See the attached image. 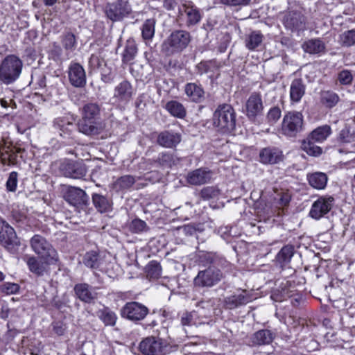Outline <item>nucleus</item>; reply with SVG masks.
I'll use <instances>...</instances> for the list:
<instances>
[{
    "label": "nucleus",
    "instance_id": "1",
    "mask_svg": "<svg viewBox=\"0 0 355 355\" xmlns=\"http://www.w3.org/2000/svg\"><path fill=\"white\" fill-rule=\"evenodd\" d=\"M202 261L209 266L200 270L193 279V284L198 288H211L217 285L225 277L224 273L219 268L232 272L234 266L223 257L214 253H207L202 257Z\"/></svg>",
    "mask_w": 355,
    "mask_h": 355
},
{
    "label": "nucleus",
    "instance_id": "2",
    "mask_svg": "<svg viewBox=\"0 0 355 355\" xmlns=\"http://www.w3.org/2000/svg\"><path fill=\"white\" fill-rule=\"evenodd\" d=\"M236 116L235 110L231 105L220 104L214 112L213 125L223 133H230L236 128Z\"/></svg>",
    "mask_w": 355,
    "mask_h": 355
},
{
    "label": "nucleus",
    "instance_id": "3",
    "mask_svg": "<svg viewBox=\"0 0 355 355\" xmlns=\"http://www.w3.org/2000/svg\"><path fill=\"white\" fill-rule=\"evenodd\" d=\"M191 40L190 33L184 30L173 31L163 42L162 52L170 56L178 54L187 48Z\"/></svg>",
    "mask_w": 355,
    "mask_h": 355
},
{
    "label": "nucleus",
    "instance_id": "4",
    "mask_svg": "<svg viewBox=\"0 0 355 355\" xmlns=\"http://www.w3.org/2000/svg\"><path fill=\"white\" fill-rule=\"evenodd\" d=\"M23 62L15 55H7L0 63V83L9 85L16 82L22 71Z\"/></svg>",
    "mask_w": 355,
    "mask_h": 355
},
{
    "label": "nucleus",
    "instance_id": "5",
    "mask_svg": "<svg viewBox=\"0 0 355 355\" xmlns=\"http://www.w3.org/2000/svg\"><path fill=\"white\" fill-rule=\"evenodd\" d=\"M139 350L143 355H168L177 350V345H171L162 338L151 336L140 342Z\"/></svg>",
    "mask_w": 355,
    "mask_h": 355
},
{
    "label": "nucleus",
    "instance_id": "6",
    "mask_svg": "<svg viewBox=\"0 0 355 355\" xmlns=\"http://www.w3.org/2000/svg\"><path fill=\"white\" fill-rule=\"evenodd\" d=\"M303 122V115L301 112H288L284 116L281 132L287 137H294L302 130Z\"/></svg>",
    "mask_w": 355,
    "mask_h": 355
},
{
    "label": "nucleus",
    "instance_id": "7",
    "mask_svg": "<svg viewBox=\"0 0 355 355\" xmlns=\"http://www.w3.org/2000/svg\"><path fill=\"white\" fill-rule=\"evenodd\" d=\"M33 251L40 257H50L49 261H59L57 251L47 240L39 234L34 235L30 240Z\"/></svg>",
    "mask_w": 355,
    "mask_h": 355
},
{
    "label": "nucleus",
    "instance_id": "8",
    "mask_svg": "<svg viewBox=\"0 0 355 355\" xmlns=\"http://www.w3.org/2000/svg\"><path fill=\"white\" fill-rule=\"evenodd\" d=\"M149 313L144 304L138 302H128L121 308V316L128 320L137 322L144 320Z\"/></svg>",
    "mask_w": 355,
    "mask_h": 355
},
{
    "label": "nucleus",
    "instance_id": "9",
    "mask_svg": "<svg viewBox=\"0 0 355 355\" xmlns=\"http://www.w3.org/2000/svg\"><path fill=\"white\" fill-rule=\"evenodd\" d=\"M131 6L127 1L117 0L108 3L105 8L106 17L112 21L122 20L131 12Z\"/></svg>",
    "mask_w": 355,
    "mask_h": 355
},
{
    "label": "nucleus",
    "instance_id": "10",
    "mask_svg": "<svg viewBox=\"0 0 355 355\" xmlns=\"http://www.w3.org/2000/svg\"><path fill=\"white\" fill-rule=\"evenodd\" d=\"M0 245L8 250H12L20 245L13 227L0 217Z\"/></svg>",
    "mask_w": 355,
    "mask_h": 355
},
{
    "label": "nucleus",
    "instance_id": "11",
    "mask_svg": "<svg viewBox=\"0 0 355 355\" xmlns=\"http://www.w3.org/2000/svg\"><path fill=\"white\" fill-rule=\"evenodd\" d=\"M178 17L180 21L185 22L187 27H191L200 21L202 15L199 8L193 2L189 1L179 8Z\"/></svg>",
    "mask_w": 355,
    "mask_h": 355
},
{
    "label": "nucleus",
    "instance_id": "12",
    "mask_svg": "<svg viewBox=\"0 0 355 355\" xmlns=\"http://www.w3.org/2000/svg\"><path fill=\"white\" fill-rule=\"evenodd\" d=\"M135 93L131 83L124 80L114 87L112 99L119 106L124 107L132 100Z\"/></svg>",
    "mask_w": 355,
    "mask_h": 355
},
{
    "label": "nucleus",
    "instance_id": "13",
    "mask_svg": "<svg viewBox=\"0 0 355 355\" xmlns=\"http://www.w3.org/2000/svg\"><path fill=\"white\" fill-rule=\"evenodd\" d=\"M40 260L34 256H29L26 258V263L29 270L37 276H43L49 270V265L57 264L59 261H49L50 257H42Z\"/></svg>",
    "mask_w": 355,
    "mask_h": 355
},
{
    "label": "nucleus",
    "instance_id": "14",
    "mask_svg": "<svg viewBox=\"0 0 355 355\" xmlns=\"http://www.w3.org/2000/svg\"><path fill=\"white\" fill-rule=\"evenodd\" d=\"M334 199L331 196H322L315 200L311 208L309 216L318 220L326 215L331 209Z\"/></svg>",
    "mask_w": 355,
    "mask_h": 355
},
{
    "label": "nucleus",
    "instance_id": "15",
    "mask_svg": "<svg viewBox=\"0 0 355 355\" xmlns=\"http://www.w3.org/2000/svg\"><path fill=\"white\" fill-rule=\"evenodd\" d=\"M64 198L67 202L77 208H83L89 202V196L85 191L76 187H69Z\"/></svg>",
    "mask_w": 355,
    "mask_h": 355
},
{
    "label": "nucleus",
    "instance_id": "16",
    "mask_svg": "<svg viewBox=\"0 0 355 355\" xmlns=\"http://www.w3.org/2000/svg\"><path fill=\"white\" fill-rule=\"evenodd\" d=\"M61 173L65 177L80 179L85 176L87 169L85 166L80 162L67 160L60 166Z\"/></svg>",
    "mask_w": 355,
    "mask_h": 355
},
{
    "label": "nucleus",
    "instance_id": "17",
    "mask_svg": "<svg viewBox=\"0 0 355 355\" xmlns=\"http://www.w3.org/2000/svg\"><path fill=\"white\" fill-rule=\"evenodd\" d=\"M213 172L208 168L201 167L189 171L187 175V182L191 185L200 186L209 182Z\"/></svg>",
    "mask_w": 355,
    "mask_h": 355
},
{
    "label": "nucleus",
    "instance_id": "18",
    "mask_svg": "<svg viewBox=\"0 0 355 355\" xmlns=\"http://www.w3.org/2000/svg\"><path fill=\"white\" fill-rule=\"evenodd\" d=\"M77 125L68 117H59L53 121V128L64 139H73Z\"/></svg>",
    "mask_w": 355,
    "mask_h": 355
},
{
    "label": "nucleus",
    "instance_id": "19",
    "mask_svg": "<svg viewBox=\"0 0 355 355\" xmlns=\"http://www.w3.org/2000/svg\"><path fill=\"white\" fill-rule=\"evenodd\" d=\"M70 83L75 87H83L86 85V73L84 68L78 62H71L68 69Z\"/></svg>",
    "mask_w": 355,
    "mask_h": 355
},
{
    "label": "nucleus",
    "instance_id": "20",
    "mask_svg": "<svg viewBox=\"0 0 355 355\" xmlns=\"http://www.w3.org/2000/svg\"><path fill=\"white\" fill-rule=\"evenodd\" d=\"M246 116L250 120H255L263 110L261 96L258 93H252L245 103Z\"/></svg>",
    "mask_w": 355,
    "mask_h": 355
},
{
    "label": "nucleus",
    "instance_id": "21",
    "mask_svg": "<svg viewBox=\"0 0 355 355\" xmlns=\"http://www.w3.org/2000/svg\"><path fill=\"white\" fill-rule=\"evenodd\" d=\"M78 131L87 136L99 135L103 130V126L99 121L89 119L81 116L77 123Z\"/></svg>",
    "mask_w": 355,
    "mask_h": 355
},
{
    "label": "nucleus",
    "instance_id": "22",
    "mask_svg": "<svg viewBox=\"0 0 355 355\" xmlns=\"http://www.w3.org/2000/svg\"><path fill=\"white\" fill-rule=\"evenodd\" d=\"M252 300V295L245 290L226 297L224 300V306L227 309H234L244 306Z\"/></svg>",
    "mask_w": 355,
    "mask_h": 355
},
{
    "label": "nucleus",
    "instance_id": "23",
    "mask_svg": "<svg viewBox=\"0 0 355 355\" xmlns=\"http://www.w3.org/2000/svg\"><path fill=\"white\" fill-rule=\"evenodd\" d=\"M283 23L287 29L292 31H303L305 28V17L299 12H288L284 16Z\"/></svg>",
    "mask_w": 355,
    "mask_h": 355
},
{
    "label": "nucleus",
    "instance_id": "24",
    "mask_svg": "<svg viewBox=\"0 0 355 355\" xmlns=\"http://www.w3.org/2000/svg\"><path fill=\"white\" fill-rule=\"evenodd\" d=\"M283 159L282 151L273 146L262 148L259 152V161L263 164H275Z\"/></svg>",
    "mask_w": 355,
    "mask_h": 355
},
{
    "label": "nucleus",
    "instance_id": "25",
    "mask_svg": "<svg viewBox=\"0 0 355 355\" xmlns=\"http://www.w3.org/2000/svg\"><path fill=\"white\" fill-rule=\"evenodd\" d=\"M180 141V134L169 130L161 132L157 138V142L159 146L168 148L176 147Z\"/></svg>",
    "mask_w": 355,
    "mask_h": 355
},
{
    "label": "nucleus",
    "instance_id": "26",
    "mask_svg": "<svg viewBox=\"0 0 355 355\" xmlns=\"http://www.w3.org/2000/svg\"><path fill=\"white\" fill-rule=\"evenodd\" d=\"M302 49L310 55H320L325 53L326 45L320 38H312L304 41Z\"/></svg>",
    "mask_w": 355,
    "mask_h": 355
},
{
    "label": "nucleus",
    "instance_id": "27",
    "mask_svg": "<svg viewBox=\"0 0 355 355\" xmlns=\"http://www.w3.org/2000/svg\"><path fill=\"white\" fill-rule=\"evenodd\" d=\"M74 291L78 298L86 303H91L97 297L96 293L85 283L76 284Z\"/></svg>",
    "mask_w": 355,
    "mask_h": 355
},
{
    "label": "nucleus",
    "instance_id": "28",
    "mask_svg": "<svg viewBox=\"0 0 355 355\" xmlns=\"http://www.w3.org/2000/svg\"><path fill=\"white\" fill-rule=\"evenodd\" d=\"M184 92L191 101L200 103L204 98L205 92L202 87L196 83H187L184 87Z\"/></svg>",
    "mask_w": 355,
    "mask_h": 355
},
{
    "label": "nucleus",
    "instance_id": "29",
    "mask_svg": "<svg viewBox=\"0 0 355 355\" xmlns=\"http://www.w3.org/2000/svg\"><path fill=\"white\" fill-rule=\"evenodd\" d=\"M275 338L268 329H261L255 332L251 337L252 345H266L270 344Z\"/></svg>",
    "mask_w": 355,
    "mask_h": 355
},
{
    "label": "nucleus",
    "instance_id": "30",
    "mask_svg": "<svg viewBox=\"0 0 355 355\" xmlns=\"http://www.w3.org/2000/svg\"><path fill=\"white\" fill-rule=\"evenodd\" d=\"M307 180L311 187L322 190L327 186L328 177L324 173L315 172L307 175Z\"/></svg>",
    "mask_w": 355,
    "mask_h": 355
},
{
    "label": "nucleus",
    "instance_id": "31",
    "mask_svg": "<svg viewBox=\"0 0 355 355\" xmlns=\"http://www.w3.org/2000/svg\"><path fill=\"white\" fill-rule=\"evenodd\" d=\"M305 94V85L300 78L294 79L290 87V97L293 102L298 103Z\"/></svg>",
    "mask_w": 355,
    "mask_h": 355
},
{
    "label": "nucleus",
    "instance_id": "32",
    "mask_svg": "<svg viewBox=\"0 0 355 355\" xmlns=\"http://www.w3.org/2000/svg\"><path fill=\"white\" fill-rule=\"evenodd\" d=\"M92 202L95 208L101 213L109 212L112 210V200L105 196L93 193Z\"/></svg>",
    "mask_w": 355,
    "mask_h": 355
},
{
    "label": "nucleus",
    "instance_id": "33",
    "mask_svg": "<svg viewBox=\"0 0 355 355\" xmlns=\"http://www.w3.org/2000/svg\"><path fill=\"white\" fill-rule=\"evenodd\" d=\"M331 134V128L328 125L319 126L314 129L307 137L309 139H313L317 143L325 141Z\"/></svg>",
    "mask_w": 355,
    "mask_h": 355
},
{
    "label": "nucleus",
    "instance_id": "34",
    "mask_svg": "<svg viewBox=\"0 0 355 355\" xmlns=\"http://www.w3.org/2000/svg\"><path fill=\"white\" fill-rule=\"evenodd\" d=\"M83 263L87 268L98 269L103 263V259L98 252L92 250L85 253Z\"/></svg>",
    "mask_w": 355,
    "mask_h": 355
},
{
    "label": "nucleus",
    "instance_id": "35",
    "mask_svg": "<svg viewBox=\"0 0 355 355\" xmlns=\"http://www.w3.org/2000/svg\"><path fill=\"white\" fill-rule=\"evenodd\" d=\"M101 115V108L96 103H88L81 109V116L89 119L98 121Z\"/></svg>",
    "mask_w": 355,
    "mask_h": 355
},
{
    "label": "nucleus",
    "instance_id": "36",
    "mask_svg": "<svg viewBox=\"0 0 355 355\" xmlns=\"http://www.w3.org/2000/svg\"><path fill=\"white\" fill-rule=\"evenodd\" d=\"M164 107L174 117L184 119L186 116L187 111L185 107L181 103L177 101L167 102Z\"/></svg>",
    "mask_w": 355,
    "mask_h": 355
},
{
    "label": "nucleus",
    "instance_id": "37",
    "mask_svg": "<svg viewBox=\"0 0 355 355\" xmlns=\"http://www.w3.org/2000/svg\"><path fill=\"white\" fill-rule=\"evenodd\" d=\"M0 159L3 165L12 166L17 164V155L9 146L0 148Z\"/></svg>",
    "mask_w": 355,
    "mask_h": 355
},
{
    "label": "nucleus",
    "instance_id": "38",
    "mask_svg": "<svg viewBox=\"0 0 355 355\" xmlns=\"http://www.w3.org/2000/svg\"><path fill=\"white\" fill-rule=\"evenodd\" d=\"M263 35L259 31H252L245 39V46L250 51L255 50L263 42Z\"/></svg>",
    "mask_w": 355,
    "mask_h": 355
},
{
    "label": "nucleus",
    "instance_id": "39",
    "mask_svg": "<svg viewBox=\"0 0 355 355\" xmlns=\"http://www.w3.org/2000/svg\"><path fill=\"white\" fill-rule=\"evenodd\" d=\"M294 254V248L293 245H285L278 252L277 261L281 264L282 267L286 266L291 260Z\"/></svg>",
    "mask_w": 355,
    "mask_h": 355
},
{
    "label": "nucleus",
    "instance_id": "40",
    "mask_svg": "<svg viewBox=\"0 0 355 355\" xmlns=\"http://www.w3.org/2000/svg\"><path fill=\"white\" fill-rule=\"evenodd\" d=\"M156 20L154 18L146 19L141 27L142 37L146 41L153 39L155 32Z\"/></svg>",
    "mask_w": 355,
    "mask_h": 355
},
{
    "label": "nucleus",
    "instance_id": "41",
    "mask_svg": "<svg viewBox=\"0 0 355 355\" xmlns=\"http://www.w3.org/2000/svg\"><path fill=\"white\" fill-rule=\"evenodd\" d=\"M137 53V47L135 40H127L123 52V61L124 62H129L132 61L136 56Z\"/></svg>",
    "mask_w": 355,
    "mask_h": 355
},
{
    "label": "nucleus",
    "instance_id": "42",
    "mask_svg": "<svg viewBox=\"0 0 355 355\" xmlns=\"http://www.w3.org/2000/svg\"><path fill=\"white\" fill-rule=\"evenodd\" d=\"M313 139H309L307 137L302 142L301 148L308 155L311 156H319L321 155L322 150L320 147L316 146Z\"/></svg>",
    "mask_w": 355,
    "mask_h": 355
},
{
    "label": "nucleus",
    "instance_id": "43",
    "mask_svg": "<svg viewBox=\"0 0 355 355\" xmlns=\"http://www.w3.org/2000/svg\"><path fill=\"white\" fill-rule=\"evenodd\" d=\"M98 317L107 326L115 325L117 320L116 313L108 308H105L99 311Z\"/></svg>",
    "mask_w": 355,
    "mask_h": 355
},
{
    "label": "nucleus",
    "instance_id": "44",
    "mask_svg": "<svg viewBox=\"0 0 355 355\" xmlns=\"http://www.w3.org/2000/svg\"><path fill=\"white\" fill-rule=\"evenodd\" d=\"M338 42L344 47L354 46L355 44V29L348 30L340 34Z\"/></svg>",
    "mask_w": 355,
    "mask_h": 355
},
{
    "label": "nucleus",
    "instance_id": "45",
    "mask_svg": "<svg viewBox=\"0 0 355 355\" xmlns=\"http://www.w3.org/2000/svg\"><path fill=\"white\" fill-rule=\"evenodd\" d=\"M147 277L150 279H158L162 275V267L157 261H151L146 268Z\"/></svg>",
    "mask_w": 355,
    "mask_h": 355
},
{
    "label": "nucleus",
    "instance_id": "46",
    "mask_svg": "<svg viewBox=\"0 0 355 355\" xmlns=\"http://www.w3.org/2000/svg\"><path fill=\"white\" fill-rule=\"evenodd\" d=\"M321 101L327 107H334L339 101L338 96L331 91H324L321 94Z\"/></svg>",
    "mask_w": 355,
    "mask_h": 355
},
{
    "label": "nucleus",
    "instance_id": "47",
    "mask_svg": "<svg viewBox=\"0 0 355 355\" xmlns=\"http://www.w3.org/2000/svg\"><path fill=\"white\" fill-rule=\"evenodd\" d=\"M178 161V159L173 154L169 153H160L156 160L160 166L168 168L175 165Z\"/></svg>",
    "mask_w": 355,
    "mask_h": 355
},
{
    "label": "nucleus",
    "instance_id": "48",
    "mask_svg": "<svg viewBox=\"0 0 355 355\" xmlns=\"http://www.w3.org/2000/svg\"><path fill=\"white\" fill-rule=\"evenodd\" d=\"M62 44L67 52H72L77 46V42L74 34L67 33L62 37Z\"/></svg>",
    "mask_w": 355,
    "mask_h": 355
},
{
    "label": "nucleus",
    "instance_id": "49",
    "mask_svg": "<svg viewBox=\"0 0 355 355\" xmlns=\"http://www.w3.org/2000/svg\"><path fill=\"white\" fill-rule=\"evenodd\" d=\"M135 182V178L130 175H125L120 177L114 183L115 188L124 190L130 188Z\"/></svg>",
    "mask_w": 355,
    "mask_h": 355
},
{
    "label": "nucleus",
    "instance_id": "50",
    "mask_svg": "<svg viewBox=\"0 0 355 355\" xmlns=\"http://www.w3.org/2000/svg\"><path fill=\"white\" fill-rule=\"evenodd\" d=\"M128 228L132 233L135 234H139L148 230L146 223L139 218L132 220L130 223Z\"/></svg>",
    "mask_w": 355,
    "mask_h": 355
},
{
    "label": "nucleus",
    "instance_id": "51",
    "mask_svg": "<svg viewBox=\"0 0 355 355\" xmlns=\"http://www.w3.org/2000/svg\"><path fill=\"white\" fill-rule=\"evenodd\" d=\"M220 195L219 189L216 187H206L200 191V197L205 200L216 198Z\"/></svg>",
    "mask_w": 355,
    "mask_h": 355
},
{
    "label": "nucleus",
    "instance_id": "52",
    "mask_svg": "<svg viewBox=\"0 0 355 355\" xmlns=\"http://www.w3.org/2000/svg\"><path fill=\"white\" fill-rule=\"evenodd\" d=\"M197 312H185L181 316V324L182 326L196 325L198 322L196 321Z\"/></svg>",
    "mask_w": 355,
    "mask_h": 355
},
{
    "label": "nucleus",
    "instance_id": "53",
    "mask_svg": "<svg viewBox=\"0 0 355 355\" xmlns=\"http://www.w3.org/2000/svg\"><path fill=\"white\" fill-rule=\"evenodd\" d=\"M19 290V286L15 283L6 282L0 285V291L6 295L16 294Z\"/></svg>",
    "mask_w": 355,
    "mask_h": 355
},
{
    "label": "nucleus",
    "instance_id": "54",
    "mask_svg": "<svg viewBox=\"0 0 355 355\" xmlns=\"http://www.w3.org/2000/svg\"><path fill=\"white\" fill-rule=\"evenodd\" d=\"M282 111L279 107H271L267 114V120L270 124L275 123L281 117Z\"/></svg>",
    "mask_w": 355,
    "mask_h": 355
},
{
    "label": "nucleus",
    "instance_id": "55",
    "mask_svg": "<svg viewBox=\"0 0 355 355\" xmlns=\"http://www.w3.org/2000/svg\"><path fill=\"white\" fill-rule=\"evenodd\" d=\"M200 226V225L188 224L181 227L180 229L186 236H193L196 235L198 232L202 231Z\"/></svg>",
    "mask_w": 355,
    "mask_h": 355
},
{
    "label": "nucleus",
    "instance_id": "56",
    "mask_svg": "<svg viewBox=\"0 0 355 355\" xmlns=\"http://www.w3.org/2000/svg\"><path fill=\"white\" fill-rule=\"evenodd\" d=\"M17 176L18 174L15 171L10 173L9 177L6 182V188L9 191H15L17 186Z\"/></svg>",
    "mask_w": 355,
    "mask_h": 355
},
{
    "label": "nucleus",
    "instance_id": "57",
    "mask_svg": "<svg viewBox=\"0 0 355 355\" xmlns=\"http://www.w3.org/2000/svg\"><path fill=\"white\" fill-rule=\"evenodd\" d=\"M338 79L343 85H349L352 81V75L348 70H343L338 73Z\"/></svg>",
    "mask_w": 355,
    "mask_h": 355
},
{
    "label": "nucleus",
    "instance_id": "58",
    "mask_svg": "<svg viewBox=\"0 0 355 355\" xmlns=\"http://www.w3.org/2000/svg\"><path fill=\"white\" fill-rule=\"evenodd\" d=\"M353 134L350 132V130L347 128H343L339 134V141L343 143H350L353 141Z\"/></svg>",
    "mask_w": 355,
    "mask_h": 355
},
{
    "label": "nucleus",
    "instance_id": "59",
    "mask_svg": "<svg viewBox=\"0 0 355 355\" xmlns=\"http://www.w3.org/2000/svg\"><path fill=\"white\" fill-rule=\"evenodd\" d=\"M220 2L227 6H245L250 3L251 0H220Z\"/></svg>",
    "mask_w": 355,
    "mask_h": 355
},
{
    "label": "nucleus",
    "instance_id": "60",
    "mask_svg": "<svg viewBox=\"0 0 355 355\" xmlns=\"http://www.w3.org/2000/svg\"><path fill=\"white\" fill-rule=\"evenodd\" d=\"M103 62V60L99 56L92 54L89 59V67L92 70L99 69Z\"/></svg>",
    "mask_w": 355,
    "mask_h": 355
},
{
    "label": "nucleus",
    "instance_id": "61",
    "mask_svg": "<svg viewBox=\"0 0 355 355\" xmlns=\"http://www.w3.org/2000/svg\"><path fill=\"white\" fill-rule=\"evenodd\" d=\"M196 73L199 75L210 73L207 61H202L196 66Z\"/></svg>",
    "mask_w": 355,
    "mask_h": 355
},
{
    "label": "nucleus",
    "instance_id": "62",
    "mask_svg": "<svg viewBox=\"0 0 355 355\" xmlns=\"http://www.w3.org/2000/svg\"><path fill=\"white\" fill-rule=\"evenodd\" d=\"M65 330V325H64L62 323L58 322L53 324V331L58 336L64 335Z\"/></svg>",
    "mask_w": 355,
    "mask_h": 355
},
{
    "label": "nucleus",
    "instance_id": "63",
    "mask_svg": "<svg viewBox=\"0 0 355 355\" xmlns=\"http://www.w3.org/2000/svg\"><path fill=\"white\" fill-rule=\"evenodd\" d=\"M179 3V0H164L163 6L168 10H174Z\"/></svg>",
    "mask_w": 355,
    "mask_h": 355
},
{
    "label": "nucleus",
    "instance_id": "64",
    "mask_svg": "<svg viewBox=\"0 0 355 355\" xmlns=\"http://www.w3.org/2000/svg\"><path fill=\"white\" fill-rule=\"evenodd\" d=\"M208 64V68L210 72H214L220 67V64L216 60H207Z\"/></svg>",
    "mask_w": 355,
    "mask_h": 355
}]
</instances>
